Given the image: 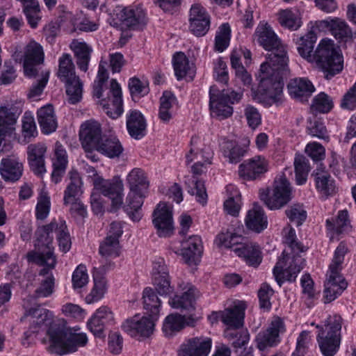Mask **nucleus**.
Returning a JSON list of instances; mask_svg holds the SVG:
<instances>
[{"label": "nucleus", "mask_w": 356, "mask_h": 356, "mask_svg": "<svg viewBox=\"0 0 356 356\" xmlns=\"http://www.w3.org/2000/svg\"><path fill=\"white\" fill-rule=\"evenodd\" d=\"M54 232L57 234V239L60 250L66 252L70 249L71 241L65 222L63 220H53L49 224L38 228L36 232L37 243L35 246L38 247L39 249L44 247L47 251L42 252H29L27 254L29 261L40 264H46L51 268L55 267L56 259L50 246L53 239L52 234Z\"/></svg>", "instance_id": "obj_1"}, {"label": "nucleus", "mask_w": 356, "mask_h": 356, "mask_svg": "<svg viewBox=\"0 0 356 356\" xmlns=\"http://www.w3.org/2000/svg\"><path fill=\"white\" fill-rule=\"evenodd\" d=\"M286 66L272 65L264 62L261 66L257 75L259 81L257 93L264 99H268L271 103H278L282 100L284 87V76L286 74Z\"/></svg>", "instance_id": "obj_2"}, {"label": "nucleus", "mask_w": 356, "mask_h": 356, "mask_svg": "<svg viewBox=\"0 0 356 356\" xmlns=\"http://www.w3.org/2000/svg\"><path fill=\"white\" fill-rule=\"evenodd\" d=\"M76 330L52 324L47 332L49 343L48 350L51 353L63 355L77 350L78 348L83 347L88 343V338L85 333L76 332Z\"/></svg>", "instance_id": "obj_3"}, {"label": "nucleus", "mask_w": 356, "mask_h": 356, "mask_svg": "<svg viewBox=\"0 0 356 356\" xmlns=\"http://www.w3.org/2000/svg\"><path fill=\"white\" fill-rule=\"evenodd\" d=\"M313 62L323 72L326 80H330L340 74L343 69V56L341 50L336 48L334 42L323 39L314 51Z\"/></svg>", "instance_id": "obj_4"}, {"label": "nucleus", "mask_w": 356, "mask_h": 356, "mask_svg": "<svg viewBox=\"0 0 356 356\" xmlns=\"http://www.w3.org/2000/svg\"><path fill=\"white\" fill-rule=\"evenodd\" d=\"M255 35L257 42L266 50L270 51L268 59L271 65L286 66L288 62L287 50L272 28L267 23H261L257 26Z\"/></svg>", "instance_id": "obj_5"}, {"label": "nucleus", "mask_w": 356, "mask_h": 356, "mask_svg": "<svg viewBox=\"0 0 356 356\" xmlns=\"http://www.w3.org/2000/svg\"><path fill=\"white\" fill-rule=\"evenodd\" d=\"M57 76L65 84L68 102L72 104L79 102L82 97L83 83L76 74L75 66L69 54H64L59 58Z\"/></svg>", "instance_id": "obj_6"}, {"label": "nucleus", "mask_w": 356, "mask_h": 356, "mask_svg": "<svg viewBox=\"0 0 356 356\" xmlns=\"http://www.w3.org/2000/svg\"><path fill=\"white\" fill-rule=\"evenodd\" d=\"M342 318L339 315L330 316L326 321L325 330L316 325L319 330L316 337L320 350L324 356H334L339 348Z\"/></svg>", "instance_id": "obj_7"}, {"label": "nucleus", "mask_w": 356, "mask_h": 356, "mask_svg": "<svg viewBox=\"0 0 356 356\" xmlns=\"http://www.w3.org/2000/svg\"><path fill=\"white\" fill-rule=\"evenodd\" d=\"M286 171V168L276 176L272 188L259 190L260 200L270 210L280 209L289 202V181Z\"/></svg>", "instance_id": "obj_8"}, {"label": "nucleus", "mask_w": 356, "mask_h": 356, "mask_svg": "<svg viewBox=\"0 0 356 356\" xmlns=\"http://www.w3.org/2000/svg\"><path fill=\"white\" fill-rule=\"evenodd\" d=\"M242 93L229 89L219 90L215 86L209 90V106L211 114L219 120L230 117L233 113L232 104L238 102Z\"/></svg>", "instance_id": "obj_9"}, {"label": "nucleus", "mask_w": 356, "mask_h": 356, "mask_svg": "<svg viewBox=\"0 0 356 356\" xmlns=\"http://www.w3.org/2000/svg\"><path fill=\"white\" fill-rule=\"evenodd\" d=\"M156 321L157 320L150 316H140L139 314H136L125 320L121 327L130 337L138 341H143L152 335Z\"/></svg>", "instance_id": "obj_10"}, {"label": "nucleus", "mask_w": 356, "mask_h": 356, "mask_svg": "<svg viewBox=\"0 0 356 356\" xmlns=\"http://www.w3.org/2000/svg\"><path fill=\"white\" fill-rule=\"evenodd\" d=\"M95 189L99 191L104 196L111 200L113 211L118 209L122 204L124 186L120 177H114L111 180H105L97 177L93 180Z\"/></svg>", "instance_id": "obj_11"}, {"label": "nucleus", "mask_w": 356, "mask_h": 356, "mask_svg": "<svg viewBox=\"0 0 356 356\" xmlns=\"http://www.w3.org/2000/svg\"><path fill=\"white\" fill-rule=\"evenodd\" d=\"M284 331L282 320L278 316L273 317L267 328L257 334L255 337L257 347L259 350L264 351L276 346L280 342V333Z\"/></svg>", "instance_id": "obj_12"}, {"label": "nucleus", "mask_w": 356, "mask_h": 356, "mask_svg": "<svg viewBox=\"0 0 356 356\" xmlns=\"http://www.w3.org/2000/svg\"><path fill=\"white\" fill-rule=\"evenodd\" d=\"M44 61L42 46L35 41L30 42L25 47L24 70L26 76L36 77L40 71V65Z\"/></svg>", "instance_id": "obj_13"}, {"label": "nucleus", "mask_w": 356, "mask_h": 356, "mask_svg": "<svg viewBox=\"0 0 356 356\" xmlns=\"http://www.w3.org/2000/svg\"><path fill=\"white\" fill-rule=\"evenodd\" d=\"M100 105L108 116L113 119L118 118L122 113V90L115 79L111 81L108 95L100 100Z\"/></svg>", "instance_id": "obj_14"}, {"label": "nucleus", "mask_w": 356, "mask_h": 356, "mask_svg": "<svg viewBox=\"0 0 356 356\" xmlns=\"http://www.w3.org/2000/svg\"><path fill=\"white\" fill-rule=\"evenodd\" d=\"M153 224L160 237H169L174 232L172 213L165 203L160 202L153 213Z\"/></svg>", "instance_id": "obj_15"}, {"label": "nucleus", "mask_w": 356, "mask_h": 356, "mask_svg": "<svg viewBox=\"0 0 356 356\" xmlns=\"http://www.w3.org/2000/svg\"><path fill=\"white\" fill-rule=\"evenodd\" d=\"M26 309L24 313V318H29V321L31 323L29 330L24 333L25 338L27 339L32 334L37 333L39 328L42 326L47 327L52 325V314L47 309L37 305L35 307H31Z\"/></svg>", "instance_id": "obj_16"}, {"label": "nucleus", "mask_w": 356, "mask_h": 356, "mask_svg": "<svg viewBox=\"0 0 356 356\" xmlns=\"http://www.w3.org/2000/svg\"><path fill=\"white\" fill-rule=\"evenodd\" d=\"M117 17L122 26L129 29H143L147 23L145 13L140 7L123 8L117 13Z\"/></svg>", "instance_id": "obj_17"}, {"label": "nucleus", "mask_w": 356, "mask_h": 356, "mask_svg": "<svg viewBox=\"0 0 356 356\" xmlns=\"http://www.w3.org/2000/svg\"><path fill=\"white\" fill-rule=\"evenodd\" d=\"M211 348V339L207 337H193L180 345L177 356H208Z\"/></svg>", "instance_id": "obj_18"}, {"label": "nucleus", "mask_w": 356, "mask_h": 356, "mask_svg": "<svg viewBox=\"0 0 356 356\" xmlns=\"http://www.w3.org/2000/svg\"><path fill=\"white\" fill-rule=\"evenodd\" d=\"M178 289L182 294L175 295L170 299L169 305L174 309H187L193 307L196 298L199 297L197 289L191 284L184 282L178 284Z\"/></svg>", "instance_id": "obj_19"}, {"label": "nucleus", "mask_w": 356, "mask_h": 356, "mask_svg": "<svg viewBox=\"0 0 356 356\" xmlns=\"http://www.w3.org/2000/svg\"><path fill=\"white\" fill-rule=\"evenodd\" d=\"M327 279L325 282L324 302L334 300L347 288L348 283L341 273L327 272Z\"/></svg>", "instance_id": "obj_20"}, {"label": "nucleus", "mask_w": 356, "mask_h": 356, "mask_svg": "<svg viewBox=\"0 0 356 356\" xmlns=\"http://www.w3.org/2000/svg\"><path fill=\"white\" fill-rule=\"evenodd\" d=\"M307 250V247L297 239L295 230L291 227V254H293L291 261V282L296 279L297 274L305 266V261L301 253L306 252Z\"/></svg>", "instance_id": "obj_21"}, {"label": "nucleus", "mask_w": 356, "mask_h": 356, "mask_svg": "<svg viewBox=\"0 0 356 356\" xmlns=\"http://www.w3.org/2000/svg\"><path fill=\"white\" fill-rule=\"evenodd\" d=\"M113 265V263L108 262L99 268H95L93 273L94 286L90 293L86 297V302L88 304L94 303L102 299L104 296L106 291V282L102 274Z\"/></svg>", "instance_id": "obj_22"}, {"label": "nucleus", "mask_w": 356, "mask_h": 356, "mask_svg": "<svg viewBox=\"0 0 356 356\" xmlns=\"http://www.w3.org/2000/svg\"><path fill=\"white\" fill-rule=\"evenodd\" d=\"M100 125L96 122H86L81 125L79 137L85 149H95L103 137Z\"/></svg>", "instance_id": "obj_23"}, {"label": "nucleus", "mask_w": 356, "mask_h": 356, "mask_svg": "<svg viewBox=\"0 0 356 356\" xmlns=\"http://www.w3.org/2000/svg\"><path fill=\"white\" fill-rule=\"evenodd\" d=\"M267 171V162L261 156L245 161L239 165L238 174L246 180H254Z\"/></svg>", "instance_id": "obj_24"}, {"label": "nucleus", "mask_w": 356, "mask_h": 356, "mask_svg": "<svg viewBox=\"0 0 356 356\" xmlns=\"http://www.w3.org/2000/svg\"><path fill=\"white\" fill-rule=\"evenodd\" d=\"M181 245V255L184 261L190 266L197 264L202 252L200 237L198 236H191L182 242Z\"/></svg>", "instance_id": "obj_25"}, {"label": "nucleus", "mask_w": 356, "mask_h": 356, "mask_svg": "<svg viewBox=\"0 0 356 356\" xmlns=\"http://www.w3.org/2000/svg\"><path fill=\"white\" fill-rule=\"evenodd\" d=\"M0 173L5 181H17L22 175L23 164L13 156L3 158L1 161Z\"/></svg>", "instance_id": "obj_26"}, {"label": "nucleus", "mask_w": 356, "mask_h": 356, "mask_svg": "<svg viewBox=\"0 0 356 356\" xmlns=\"http://www.w3.org/2000/svg\"><path fill=\"white\" fill-rule=\"evenodd\" d=\"M47 147L43 143L31 144L27 147L28 161L31 170L38 175L46 172L44 154Z\"/></svg>", "instance_id": "obj_27"}, {"label": "nucleus", "mask_w": 356, "mask_h": 356, "mask_svg": "<svg viewBox=\"0 0 356 356\" xmlns=\"http://www.w3.org/2000/svg\"><path fill=\"white\" fill-rule=\"evenodd\" d=\"M247 228L256 233H261L268 227L267 216L262 207L258 203H254L245 220Z\"/></svg>", "instance_id": "obj_28"}, {"label": "nucleus", "mask_w": 356, "mask_h": 356, "mask_svg": "<svg viewBox=\"0 0 356 356\" xmlns=\"http://www.w3.org/2000/svg\"><path fill=\"white\" fill-rule=\"evenodd\" d=\"M127 181L129 184L130 192L129 198H134L138 195H144L143 191L147 189L149 181L145 172L140 168H134L128 174Z\"/></svg>", "instance_id": "obj_29"}, {"label": "nucleus", "mask_w": 356, "mask_h": 356, "mask_svg": "<svg viewBox=\"0 0 356 356\" xmlns=\"http://www.w3.org/2000/svg\"><path fill=\"white\" fill-rule=\"evenodd\" d=\"M147 122L143 115L137 110L129 112L127 116V129L135 140H140L146 135Z\"/></svg>", "instance_id": "obj_30"}, {"label": "nucleus", "mask_w": 356, "mask_h": 356, "mask_svg": "<svg viewBox=\"0 0 356 356\" xmlns=\"http://www.w3.org/2000/svg\"><path fill=\"white\" fill-rule=\"evenodd\" d=\"M67 163V154L65 149L60 143H56L54 156L52 159L53 171L51 173V179L55 184L61 180L65 172Z\"/></svg>", "instance_id": "obj_31"}, {"label": "nucleus", "mask_w": 356, "mask_h": 356, "mask_svg": "<svg viewBox=\"0 0 356 356\" xmlns=\"http://www.w3.org/2000/svg\"><path fill=\"white\" fill-rule=\"evenodd\" d=\"M312 175L314 177L316 187L318 192L325 196L334 193V181L322 163H320L314 170Z\"/></svg>", "instance_id": "obj_32"}, {"label": "nucleus", "mask_w": 356, "mask_h": 356, "mask_svg": "<svg viewBox=\"0 0 356 356\" xmlns=\"http://www.w3.org/2000/svg\"><path fill=\"white\" fill-rule=\"evenodd\" d=\"M70 48L74 52L75 61L78 68L86 72L88 70V65L91 58L92 49L85 42L73 40L70 44Z\"/></svg>", "instance_id": "obj_33"}, {"label": "nucleus", "mask_w": 356, "mask_h": 356, "mask_svg": "<svg viewBox=\"0 0 356 356\" xmlns=\"http://www.w3.org/2000/svg\"><path fill=\"white\" fill-rule=\"evenodd\" d=\"M318 26L330 28L332 34L337 40H343L349 38L352 35V30L347 22L340 18L335 17L332 19H325L316 22Z\"/></svg>", "instance_id": "obj_34"}, {"label": "nucleus", "mask_w": 356, "mask_h": 356, "mask_svg": "<svg viewBox=\"0 0 356 356\" xmlns=\"http://www.w3.org/2000/svg\"><path fill=\"white\" fill-rule=\"evenodd\" d=\"M234 252L250 266L257 267L261 262V251L256 244L242 243L241 241L238 247L234 248Z\"/></svg>", "instance_id": "obj_35"}, {"label": "nucleus", "mask_w": 356, "mask_h": 356, "mask_svg": "<svg viewBox=\"0 0 356 356\" xmlns=\"http://www.w3.org/2000/svg\"><path fill=\"white\" fill-rule=\"evenodd\" d=\"M172 64L175 74L178 80L184 77L193 79L195 74V69L193 63H190L188 58L183 52H177L173 56Z\"/></svg>", "instance_id": "obj_36"}, {"label": "nucleus", "mask_w": 356, "mask_h": 356, "mask_svg": "<svg viewBox=\"0 0 356 356\" xmlns=\"http://www.w3.org/2000/svg\"><path fill=\"white\" fill-rule=\"evenodd\" d=\"M315 88L312 82L305 79L291 80V97L300 102H307Z\"/></svg>", "instance_id": "obj_37"}, {"label": "nucleus", "mask_w": 356, "mask_h": 356, "mask_svg": "<svg viewBox=\"0 0 356 356\" xmlns=\"http://www.w3.org/2000/svg\"><path fill=\"white\" fill-rule=\"evenodd\" d=\"M245 304L243 302L235 305L232 308L222 311V321L229 327L238 329L243 326Z\"/></svg>", "instance_id": "obj_38"}, {"label": "nucleus", "mask_w": 356, "mask_h": 356, "mask_svg": "<svg viewBox=\"0 0 356 356\" xmlns=\"http://www.w3.org/2000/svg\"><path fill=\"white\" fill-rule=\"evenodd\" d=\"M95 150L104 156L113 159L119 157L123 152V147L115 136H104L96 147Z\"/></svg>", "instance_id": "obj_39"}, {"label": "nucleus", "mask_w": 356, "mask_h": 356, "mask_svg": "<svg viewBox=\"0 0 356 356\" xmlns=\"http://www.w3.org/2000/svg\"><path fill=\"white\" fill-rule=\"evenodd\" d=\"M38 121L42 133L51 134L57 128V121L51 105L40 108L37 113Z\"/></svg>", "instance_id": "obj_40"}, {"label": "nucleus", "mask_w": 356, "mask_h": 356, "mask_svg": "<svg viewBox=\"0 0 356 356\" xmlns=\"http://www.w3.org/2000/svg\"><path fill=\"white\" fill-rule=\"evenodd\" d=\"M176 97L170 92L165 91L160 98L159 119L163 123H168L173 118V105L176 103Z\"/></svg>", "instance_id": "obj_41"}, {"label": "nucleus", "mask_w": 356, "mask_h": 356, "mask_svg": "<svg viewBox=\"0 0 356 356\" xmlns=\"http://www.w3.org/2000/svg\"><path fill=\"white\" fill-rule=\"evenodd\" d=\"M143 299L146 314L157 320L160 312L161 300L156 293L151 288H146L143 291Z\"/></svg>", "instance_id": "obj_42"}, {"label": "nucleus", "mask_w": 356, "mask_h": 356, "mask_svg": "<svg viewBox=\"0 0 356 356\" xmlns=\"http://www.w3.org/2000/svg\"><path fill=\"white\" fill-rule=\"evenodd\" d=\"M70 183L67 186L64 193V204L68 206L70 202L78 199L77 196L81 193V188L82 186V181L79 174L74 170L69 172Z\"/></svg>", "instance_id": "obj_43"}, {"label": "nucleus", "mask_w": 356, "mask_h": 356, "mask_svg": "<svg viewBox=\"0 0 356 356\" xmlns=\"http://www.w3.org/2000/svg\"><path fill=\"white\" fill-rule=\"evenodd\" d=\"M201 144V140L198 137H192L191 140V149L189 154L186 155V162L191 163L193 159L191 157V154H195L196 157H198L200 154L202 157L204 164H211V159L213 158V152L211 149L207 145H204L203 147L200 148Z\"/></svg>", "instance_id": "obj_44"}, {"label": "nucleus", "mask_w": 356, "mask_h": 356, "mask_svg": "<svg viewBox=\"0 0 356 356\" xmlns=\"http://www.w3.org/2000/svg\"><path fill=\"white\" fill-rule=\"evenodd\" d=\"M185 324L184 316L177 314H172L165 318L162 330L165 337H171L182 330Z\"/></svg>", "instance_id": "obj_45"}, {"label": "nucleus", "mask_w": 356, "mask_h": 356, "mask_svg": "<svg viewBox=\"0 0 356 356\" xmlns=\"http://www.w3.org/2000/svg\"><path fill=\"white\" fill-rule=\"evenodd\" d=\"M316 41V35L311 31L306 35L300 38L297 47L299 54L309 62H313V57H314L313 49Z\"/></svg>", "instance_id": "obj_46"}, {"label": "nucleus", "mask_w": 356, "mask_h": 356, "mask_svg": "<svg viewBox=\"0 0 356 356\" xmlns=\"http://www.w3.org/2000/svg\"><path fill=\"white\" fill-rule=\"evenodd\" d=\"M55 279L52 274L41 280L40 285L36 288L32 296L24 300V307L30 299H40L51 296L54 292Z\"/></svg>", "instance_id": "obj_47"}, {"label": "nucleus", "mask_w": 356, "mask_h": 356, "mask_svg": "<svg viewBox=\"0 0 356 356\" xmlns=\"http://www.w3.org/2000/svg\"><path fill=\"white\" fill-rule=\"evenodd\" d=\"M295 181L301 186L307 182L310 165L308 159L303 155H297L294 159Z\"/></svg>", "instance_id": "obj_48"}, {"label": "nucleus", "mask_w": 356, "mask_h": 356, "mask_svg": "<svg viewBox=\"0 0 356 356\" xmlns=\"http://www.w3.org/2000/svg\"><path fill=\"white\" fill-rule=\"evenodd\" d=\"M307 131L309 135L325 141H329L330 136L323 120L314 117L307 120Z\"/></svg>", "instance_id": "obj_49"}, {"label": "nucleus", "mask_w": 356, "mask_h": 356, "mask_svg": "<svg viewBox=\"0 0 356 356\" xmlns=\"http://www.w3.org/2000/svg\"><path fill=\"white\" fill-rule=\"evenodd\" d=\"M289 255L286 250L282 252L273 268V275L280 286L285 281L289 280V266L288 265Z\"/></svg>", "instance_id": "obj_50"}, {"label": "nucleus", "mask_w": 356, "mask_h": 356, "mask_svg": "<svg viewBox=\"0 0 356 356\" xmlns=\"http://www.w3.org/2000/svg\"><path fill=\"white\" fill-rule=\"evenodd\" d=\"M327 229L337 234H341L350 228L348 213L347 210L339 211L336 219L326 220Z\"/></svg>", "instance_id": "obj_51"}, {"label": "nucleus", "mask_w": 356, "mask_h": 356, "mask_svg": "<svg viewBox=\"0 0 356 356\" xmlns=\"http://www.w3.org/2000/svg\"><path fill=\"white\" fill-rule=\"evenodd\" d=\"M99 252L105 259L115 258L120 254V245L117 238L106 237L99 244Z\"/></svg>", "instance_id": "obj_52"}, {"label": "nucleus", "mask_w": 356, "mask_h": 356, "mask_svg": "<svg viewBox=\"0 0 356 356\" xmlns=\"http://www.w3.org/2000/svg\"><path fill=\"white\" fill-rule=\"evenodd\" d=\"M334 106L332 99L325 92H320L316 95L311 104L312 113H327Z\"/></svg>", "instance_id": "obj_53"}, {"label": "nucleus", "mask_w": 356, "mask_h": 356, "mask_svg": "<svg viewBox=\"0 0 356 356\" xmlns=\"http://www.w3.org/2000/svg\"><path fill=\"white\" fill-rule=\"evenodd\" d=\"M186 184L187 185L188 192L191 195H195L198 202L204 205L207 203V194L204 182L193 177L186 181Z\"/></svg>", "instance_id": "obj_54"}, {"label": "nucleus", "mask_w": 356, "mask_h": 356, "mask_svg": "<svg viewBox=\"0 0 356 356\" xmlns=\"http://www.w3.org/2000/svg\"><path fill=\"white\" fill-rule=\"evenodd\" d=\"M242 240L241 235L227 230L226 232H222L217 236L216 242L218 247L234 249V246L238 247Z\"/></svg>", "instance_id": "obj_55"}, {"label": "nucleus", "mask_w": 356, "mask_h": 356, "mask_svg": "<svg viewBox=\"0 0 356 356\" xmlns=\"http://www.w3.org/2000/svg\"><path fill=\"white\" fill-rule=\"evenodd\" d=\"M246 150L237 145L234 141H227L223 146V154L225 157L229 159L232 163L239 162L244 156Z\"/></svg>", "instance_id": "obj_56"}, {"label": "nucleus", "mask_w": 356, "mask_h": 356, "mask_svg": "<svg viewBox=\"0 0 356 356\" xmlns=\"http://www.w3.org/2000/svg\"><path fill=\"white\" fill-rule=\"evenodd\" d=\"M144 195H138L134 198L127 197V204L124 206V210L129 216L134 221H139L141 218L140 209L143 204Z\"/></svg>", "instance_id": "obj_57"}, {"label": "nucleus", "mask_w": 356, "mask_h": 356, "mask_svg": "<svg viewBox=\"0 0 356 356\" xmlns=\"http://www.w3.org/2000/svg\"><path fill=\"white\" fill-rule=\"evenodd\" d=\"M22 130L24 138L28 140L38 135L35 119L30 113H25L22 117Z\"/></svg>", "instance_id": "obj_58"}, {"label": "nucleus", "mask_w": 356, "mask_h": 356, "mask_svg": "<svg viewBox=\"0 0 356 356\" xmlns=\"http://www.w3.org/2000/svg\"><path fill=\"white\" fill-rule=\"evenodd\" d=\"M51 202L48 194L42 191L38 198L35 207V216L37 220H43L47 218L50 211Z\"/></svg>", "instance_id": "obj_59"}, {"label": "nucleus", "mask_w": 356, "mask_h": 356, "mask_svg": "<svg viewBox=\"0 0 356 356\" xmlns=\"http://www.w3.org/2000/svg\"><path fill=\"white\" fill-rule=\"evenodd\" d=\"M230 32L231 29L228 24H223L220 26L215 39V48L217 51L222 52L228 47Z\"/></svg>", "instance_id": "obj_60"}, {"label": "nucleus", "mask_w": 356, "mask_h": 356, "mask_svg": "<svg viewBox=\"0 0 356 356\" xmlns=\"http://www.w3.org/2000/svg\"><path fill=\"white\" fill-rule=\"evenodd\" d=\"M347 252L348 248L346 245L343 242L340 243L335 250L334 257L329 266L328 272L340 273L341 264L343 262L344 257Z\"/></svg>", "instance_id": "obj_61"}, {"label": "nucleus", "mask_w": 356, "mask_h": 356, "mask_svg": "<svg viewBox=\"0 0 356 356\" xmlns=\"http://www.w3.org/2000/svg\"><path fill=\"white\" fill-rule=\"evenodd\" d=\"M106 62L103 60L99 62L97 81H95L94 85V95L97 98H101L103 96V86L108 79V73L106 68Z\"/></svg>", "instance_id": "obj_62"}, {"label": "nucleus", "mask_w": 356, "mask_h": 356, "mask_svg": "<svg viewBox=\"0 0 356 356\" xmlns=\"http://www.w3.org/2000/svg\"><path fill=\"white\" fill-rule=\"evenodd\" d=\"M152 283L156 292L161 296H169L174 291V287L170 284V275L156 277L152 279Z\"/></svg>", "instance_id": "obj_63"}, {"label": "nucleus", "mask_w": 356, "mask_h": 356, "mask_svg": "<svg viewBox=\"0 0 356 356\" xmlns=\"http://www.w3.org/2000/svg\"><path fill=\"white\" fill-rule=\"evenodd\" d=\"M129 88L132 98H140L149 92L147 83L142 82L139 79L134 77L129 79Z\"/></svg>", "instance_id": "obj_64"}]
</instances>
